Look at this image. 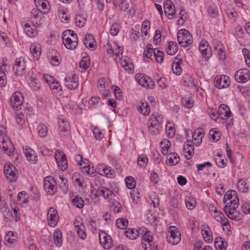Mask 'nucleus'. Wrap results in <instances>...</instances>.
I'll return each mask as SVG.
<instances>
[{
	"instance_id": "1",
	"label": "nucleus",
	"mask_w": 250,
	"mask_h": 250,
	"mask_svg": "<svg viewBox=\"0 0 250 250\" xmlns=\"http://www.w3.org/2000/svg\"><path fill=\"white\" fill-rule=\"evenodd\" d=\"M164 123L163 116L160 113H155L151 115L148 123V130L152 135L160 133Z\"/></svg>"
},
{
	"instance_id": "2",
	"label": "nucleus",
	"mask_w": 250,
	"mask_h": 250,
	"mask_svg": "<svg viewBox=\"0 0 250 250\" xmlns=\"http://www.w3.org/2000/svg\"><path fill=\"white\" fill-rule=\"evenodd\" d=\"M177 40L180 45L184 48L190 46L193 43L191 34L186 29H182L178 31Z\"/></svg>"
},
{
	"instance_id": "3",
	"label": "nucleus",
	"mask_w": 250,
	"mask_h": 250,
	"mask_svg": "<svg viewBox=\"0 0 250 250\" xmlns=\"http://www.w3.org/2000/svg\"><path fill=\"white\" fill-rule=\"evenodd\" d=\"M28 62V58L25 57H21L16 59L13 67L14 73L16 76H22L25 73V70Z\"/></svg>"
},
{
	"instance_id": "4",
	"label": "nucleus",
	"mask_w": 250,
	"mask_h": 250,
	"mask_svg": "<svg viewBox=\"0 0 250 250\" xmlns=\"http://www.w3.org/2000/svg\"><path fill=\"white\" fill-rule=\"evenodd\" d=\"M56 182L52 176H47L44 179L43 187L46 193L49 195L55 194L57 191Z\"/></svg>"
},
{
	"instance_id": "5",
	"label": "nucleus",
	"mask_w": 250,
	"mask_h": 250,
	"mask_svg": "<svg viewBox=\"0 0 250 250\" xmlns=\"http://www.w3.org/2000/svg\"><path fill=\"white\" fill-rule=\"evenodd\" d=\"M167 237V241L172 245L178 244L181 240V233L175 226H170Z\"/></svg>"
},
{
	"instance_id": "6",
	"label": "nucleus",
	"mask_w": 250,
	"mask_h": 250,
	"mask_svg": "<svg viewBox=\"0 0 250 250\" xmlns=\"http://www.w3.org/2000/svg\"><path fill=\"white\" fill-rule=\"evenodd\" d=\"M136 79L138 82V83L142 86L153 89L155 87V82L152 79L147 75L144 74H139L136 76Z\"/></svg>"
},
{
	"instance_id": "7",
	"label": "nucleus",
	"mask_w": 250,
	"mask_h": 250,
	"mask_svg": "<svg viewBox=\"0 0 250 250\" xmlns=\"http://www.w3.org/2000/svg\"><path fill=\"white\" fill-rule=\"evenodd\" d=\"M24 98L22 94L19 92H15L10 99V104L14 110H18L21 108L23 103Z\"/></svg>"
},
{
	"instance_id": "8",
	"label": "nucleus",
	"mask_w": 250,
	"mask_h": 250,
	"mask_svg": "<svg viewBox=\"0 0 250 250\" xmlns=\"http://www.w3.org/2000/svg\"><path fill=\"white\" fill-rule=\"evenodd\" d=\"M4 172L6 178L9 179L11 182H14L17 180L18 171L13 164H5L4 166Z\"/></svg>"
},
{
	"instance_id": "9",
	"label": "nucleus",
	"mask_w": 250,
	"mask_h": 250,
	"mask_svg": "<svg viewBox=\"0 0 250 250\" xmlns=\"http://www.w3.org/2000/svg\"><path fill=\"white\" fill-rule=\"evenodd\" d=\"M99 237L100 244L106 250L111 249L113 246V242L111 236L104 231H100Z\"/></svg>"
},
{
	"instance_id": "10",
	"label": "nucleus",
	"mask_w": 250,
	"mask_h": 250,
	"mask_svg": "<svg viewBox=\"0 0 250 250\" xmlns=\"http://www.w3.org/2000/svg\"><path fill=\"white\" fill-rule=\"evenodd\" d=\"M234 78L238 83H245L250 79V71L247 68L241 69L235 73Z\"/></svg>"
},
{
	"instance_id": "11",
	"label": "nucleus",
	"mask_w": 250,
	"mask_h": 250,
	"mask_svg": "<svg viewBox=\"0 0 250 250\" xmlns=\"http://www.w3.org/2000/svg\"><path fill=\"white\" fill-rule=\"evenodd\" d=\"M239 205H226L224 208V210L228 216L232 220H238L240 219V214L236 210Z\"/></svg>"
},
{
	"instance_id": "12",
	"label": "nucleus",
	"mask_w": 250,
	"mask_h": 250,
	"mask_svg": "<svg viewBox=\"0 0 250 250\" xmlns=\"http://www.w3.org/2000/svg\"><path fill=\"white\" fill-rule=\"evenodd\" d=\"M230 83L229 78L226 75H217L214 78L215 86L218 89L227 88Z\"/></svg>"
},
{
	"instance_id": "13",
	"label": "nucleus",
	"mask_w": 250,
	"mask_h": 250,
	"mask_svg": "<svg viewBox=\"0 0 250 250\" xmlns=\"http://www.w3.org/2000/svg\"><path fill=\"white\" fill-rule=\"evenodd\" d=\"M228 200L230 201L229 203L227 204L228 206L229 205H239V200L237 193L235 190H229L226 192L223 199L224 203H226Z\"/></svg>"
},
{
	"instance_id": "14",
	"label": "nucleus",
	"mask_w": 250,
	"mask_h": 250,
	"mask_svg": "<svg viewBox=\"0 0 250 250\" xmlns=\"http://www.w3.org/2000/svg\"><path fill=\"white\" fill-rule=\"evenodd\" d=\"M64 82L65 86L70 90L76 89L79 85L78 78L75 74L66 76Z\"/></svg>"
},
{
	"instance_id": "15",
	"label": "nucleus",
	"mask_w": 250,
	"mask_h": 250,
	"mask_svg": "<svg viewBox=\"0 0 250 250\" xmlns=\"http://www.w3.org/2000/svg\"><path fill=\"white\" fill-rule=\"evenodd\" d=\"M59 130L60 134L64 136H67L70 134V125L68 122L65 120L62 116L58 120Z\"/></svg>"
},
{
	"instance_id": "16",
	"label": "nucleus",
	"mask_w": 250,
	"mask_h": 250,
	"mask_svg": "<svg viewBox=\"0 0 250 250\" xmlns=\"http://www.w3.org/2000/svg\"><path fill=\"white\" fill-rule=\"evenodd\" d=\"M58 167L62 170H65L67 167V161L65 154L61 151H57L55 155Z\"/></svg>"
},
{
	"instance_id": "17",
	"label": "nucleus",
	"mask_w": 250,
	"mask_h": 250,
	"mask_svg": "<svg viewBox=\"0 0 250 250\" xmlns=\"http://www.w3.org/2000/svg\"><path fill=\"white\" fill-rule=\"evenodd\" d=\"M62 39L64 45L68 49L73 50L78 45V39L76 38L72 39L69 36L66 37V34H64V32L63 33Z\"/></svg>"
},
{
	"instance_id": "18",
	"label": "nucleus",
	"mask_w": 250,
	"mask_h": 250,
	"mask_svg": "<svg viewBox=\"0 0 250 250\" xmlns=\"http://www.w3.org/2000/svg\"><path fill=\"white\" fill-rule=\"evenodd\" d=\"M199 49L205 58H209L212 55V50L209 44L205 40L202 41L199 45Z\"/></svg>"
},
{
	"instance_id": "19",
	"label": "nucleus",
	"mask_w": 250,
	"mask_h": 250,
	"mask_svg": "<svg viewBox=\"0 0 250 250\" xmlns=\"http://www.w3.org/2000/svg\"><path fill=\"white\" fill-rule=\"evenodd\" d=\"M3 140L4 141H0V147L6 154L11 155L14 152V146L8 138H4Z\"/></svg>"
},
{
	"instance_id": "20",
	"label": "nucleus",
	"mask_w": 250,
	"mask_h": 250,
	"mask_svg": "<svg viewBox=\"0 0 250 250\" xmlns=\"http://www.w3.org/2000/svg\"><path fill=\"white\" fill-rule=\"evenodd\" d=\"M96 194L99 196H103L105 199L109 201L111 200L114 196L113 192L104 187H100L97 189Z\"/></svg>"
},
{
	"instance_id": "21",
	"label": "nucleus",
	"mask_w": 250,
	"mask_h": 250,
	"mask_svg": "<svg viewBox=\"0 0 250 250\" xmlns=\"http://www.w3.org/2000/svg\"><path fill=\"white\" fill-rule=\"evenodd\" d=\"M218 114L221 118L226 120L231 116V112L227 104H221L218 107Z\"/></svg>"
},
{
	"instance_id": "22",
	"label": "nucleus",
	"mask_w": 250,
	"mask_h": 250,
	"mask_svg": "<svg viewBox=\"0 0 250 250\" xmlns=\"http://www.w3.org/2000/svg\"><path fill=\"white\" fill-rule=\"evenodd\" d=\"M23 29L26 35L30 38L35 37L38 35L37 27L33 23H26L24 25Z\"/></svg>"
},
{
	"instance_id": "23",
	"label": "nucleus",
	"mask_w": 250,
	"mask_h": 250,
	"mask_svg": "<svg viewBox=\"0 0 250 250\" xmlns=\"http://www.w3.org/2000/svg\"><path fill=\"white\" fill-rule=\"evenodd\" d=\"M23 150L27 159L29 161H31L35 163L37 161V155L34 150L30 147H23Z\"/></svg>"
},
{
	"instance_id": "24",
	"label": "nucleus",
	"mask_w": 250,
	"mask_h": 250,
	"mask_svg": "<svg viewBox=\"0 0 250 250\" xmlns=\"http://www.w3.org/2000/svg\"><path fill=\"white\" fill-rule=\"evenodd\" d=\"M214 246L217 250H226L227 242L223 238L217 237L214 240Z\"/></svg>"
},
{
	"instance_id": "25",
	"label": "nucleus",
	"mask_w": 250,
	"mask_h": 250,
	"mask_svg": "<svg viewBox=\"0 0 250 250\" xmlns=\"http://www.w3.org/2000/svg\"><path fill=\"white\" fill-rule=\"evenodd\" d=\"M121 64L125 71L130 73L133 70V64L130 62L129 58L121 59Z\"/></svg>"
},
{
	"instance_id": "26",
	"label": "nucleus",
	"mask_w": 250,
	"mask_h": 250,
	"mask_svg": "<svg viewBox=\"0 0 250 250\" xmlns=\"http://www.w3.org/2000/svg\"><path fill=\"white\" fill-rule=\"evenodd\" d=\"M180 161V158L176 153H170L167 156V164L173 166L177 164Z\"/></svg>"
},
{
	"instance_id": "27",
	"label": "nucleus",
	"mask_w": 250,
	"mask_h": 250,
	"mask_svg": "<svg viewBox=\"0 0 250 250\" xmlns=\"http://www.w3.org/2000/svg\"><path fill=\"white\" fill-rule=\"evenodd\" d=\"M173 8L174 6L171 0H167L164 4L165 14L168 16H172L174 14L175 11Z\"/></svg>"
},
{
	"instance_id": "28",
	"label": "nucleus",
	"mask_w": 250,
	"mask_h": 250,
	"mask_svg": "<svg viewBox=\"0 0 250 250\" xmlns=\"http://www.w3.org/2000/svg\"><path fill=\"white\" fill-rule=\"evenodd\" d=\"M75 226L79 237L83 240H85L87 237V234L85 232V226L82 223L79 225V224L76 225V223H75Z\"/></svg>"
},
{
	"instance_id": "29",
	"label": "nucleus",
	"mask_w": 250,
	"mask_h": 250,
	"mask_svg": "<svg viewBox=\"0 0 250 250\" xmlns=\"http://www.w3.org/2000/svg\"><path fill=\"white\" fill-rule=\"evenodd\" d=\"M100 174L104 176L109 178H113L115 176L116 173L115 171L109 167H105L100 171Z\"/></svg>"
},
{
	"instance_id": "30",
	"label": "nucleus",
	"mask_w": 250,
	"mask_h": 250,
	"mask_svg": "<svg viewBox=\"0 0 250 250\" xmlns=\"http://www.w3.org/2000/svg\"><path fill=\"white\" fill-rule=\"evenodd\" d=\"M141 231V229H140L139 231H138L134 229H128L125 231V234L129 239L134 240L138 237Z\"/></svg>"
},
{
	"instance_id": "31",
	"label": "nucleus",
	"mask_w": 250,
	"mask_h": 250,
	"mask_svg": "<svg viewBox=\"0 0 250 250\" xmlns=\"http://www.w3.org/2000/svg\"><path fill=\"white\" fill-rule=\"evenodd\" d=\"M30 49L33 57L38 60L41 54V49L40 44H32Z\"/></svg>"
},
{
	"instance_id": "32",
	"label": "nucleus",
	"mask_w": 250,
	"mask_h": 250,
	"mask_svg": "<svg viewBox=\"0 0 250 250\" xmlns=\"http://www.w3.org/2000/svg\"><path fill=\"white\" fill-rule=\"evenodd\" d=\"M139 111L143 115L147 116L150 113V108L147 102L144 101L141 102L139 105Z\"/></svg>"
},
{
	"instance_id": "33",
	"label": "nucleus",
	"mask_w": 250,
	"mask_h": 250,
	"mask_svg": "<svg viewBox=\"0 0 250 250\" xmlns=\"http://www.w3.org/2000/svg\"><path fill=\"white\" fill-rule=\"evenodd\" d=\"M96 42L94 38L91 34H86L84 39V44L86 47L93 48Z\"/></svg>"
},
{
	"instance_id": "34",
	"label": "nucleus",
	"mask_w": 250,
	"mask_h": 250,
	"mask_svg": "<svg viewBox=\"0 0 250 250\" xmlns=\"http://www.w3.org/2000/svg\"><path fill=\"white\" fill-rule=\"evenodd\" d=\"M237 187L240 191L244 193H247L249 191V188L247 181L244 179H240L237 184Z\"/></svg>"
},
{
	"instance_id": "35",
	"label": "nucleus",
	"mask_w": 250,
	"mask_h": 250,
	"mask_svg": "<svg viewBox=\"0 0 250 250\" xmlns=\"http://www.w3.org/2000/svg\"><path fill=\"white\" fill-rule=\"evenodd\" d=\"M86 21V16L85 14L77 15L75 18L76 25L79 27H83Z\"/></svg>"
},
{
	"instance_id": "36",
	"label": "nucleus",
	"mask_w": 250,
	"mask_h": 250,
	"mask_svg": "<svg viewBox=\"0 0 250 250\" xmlns=\"http://www.w3.org/2000/svg\"><path fill=\"white\" fill-rule=\"evenodd\" d=\"M90 65V58L88 56L83 57L79 63L80 67L83 69L82 71H85L89 67Z\"/></svg>"
},
{
	"instance_id": "37",
	"label": "nucleus",
	"mask_w": 250,
	"mask_h": 250,
	"mask_svg": "<svg viewBox=\"0 0 250 250\" xmlns=\"http://www.w3.org/2000/svg\"><path fill=\"white\" fill-rule=\"evenodd\" d=\"M54 239L56 245L60 247L62 244V233L59 229H56L54 232Z\"/></svg>"
},
{
	"instance_id": "38",
	"label": "nucleus",
	"mask_w": 250,
	"mask_h": 250,
	"mask_svg": "<svg viewBox=\"0 0 250 250\" xmlns=\"http://www.w3.org/2000/svg\"><path fill=\"white\" fill-rule=\"evenodd\" d=\"M178 45L176 42H169V45L167 49V52L168 55H173L178 50Z\"/></svg>"
},
{
	"instance_id": "39",
	"label": "nucleus",
	"mask_w": 250,
	"mask_h": 250,
	"mask_svg": "<svg viewBox=\"0 0 250 250\" xmlns=\"http://www.w3.org/2000/svg\"><path fill=\"white\" fill-rule=\"evenodd\" d=\"M59 219V214L47 215L48 223L50 227H55L58 223Z\"/></svg>"
},
{
	"instance_id": "40",
	"label": "nucleus",
	"mask_w": 250,
	"mask_h": 250,
	"mask_svg": "<svg viewBox=\"0 0 250 250\" xmlns=\"http://www.w3.org/2000/svg\"><path fill=\"white\" fill-rule=\"evenodd\" d=\"M4 239L8 243L12 244L17 241V237L13 231H10L6 234Z\"/></svg>"
},
{
	"instance_id": "41",
	"label": "nucleus",
	"mask_w": 250,
	"mask_h": 250,
	"mask_svg": "<svg viewBox=\"0 0 250 250\" xmlns=\"http://www.w3.org/2000/svg\"><path fill=\"white\" fill-rule=\"evenodd\" d=\"M39 135L41 137H45L48 132V128L47 126L44 124H39L37 128Z\"/></svg>"
},
{
	"instance_id": "42",
	"label": "nucleus",
	"mask_w": 250,
	"mask_h": 250,
	"mask_svg": "<svg viewBox=\"0 0 250 250\" xmlns=\"http://www.w3.org/2000/svg\"><path fill=\"white\" fill-rule=\"evenodd\" d=\"M183 106L187 108H191L193 106L194 102L190 97H185L182 99Z\"/></svg>"
},
{
	"instance_id": "43",
	"label": "nucleus",
	"mask_w": 250,
	"mask_h": 250,
	"mask_svg": "<svg viewBox=\"0 0 250 250\" xmlns=\"http://www.w3.org/2000/svg\"><path fill=\"white\" fill-rule=\"evenodd\" d=\"M154 56L155 61L159 63H162L164 61V52L157 49H154Z\"/></svg>"
},
{
	"instance_id": "44",
	"label": "nucleus",
	"mask_w": 250,
	"mask_h": 250,
	"mask_svg": "<svg viewBox=\"0 0 250 250\" xmlns=\"http://www.w3.org/2000/svg\"><path fill=\"white\" fill-rule=\"evenodd\" d=\"M116 226L120 229H125L128 226V221L126 219L119 218L116 220Z\"/></svg>"
},
{
	"instance_id": "45",
	"label": "nucleus",
	"mask_w": 250,
	"mask_h": 250,
	"mask_svg": "<svg viewBox=\"0 0 250 250\" xmlns=\"http://www.w3.org/2000/svg\"><path fill=\"white\" fill-rule=\"evenodd\" d=\"M72 202L74 206L79 208H83L84 206L83 199L81 197L77 195L74 197Z\"/></svg>"
},
{
	"instance_id": "46",
	"label": "nucleus",
	"mask_w": 250,
	"mask_h": 250,
	"mask_svg": "<svg viewBox=\"0 0 250 250\" xmlns=\"http://www.w3.org/2000/svg\"><path fill=\"white\" fill-rule=\"evenodd\" d=\"M170 143L167 140H165L161 142V152L163 155H167L168 152V148L170 146Z\"/></svg>"
},
{
	"instance_id": "47",
	"label": "nucleus",
	"mask_w": 250,
	"mask_h": 250,
	"mask_svg": "<svg viewBox=\"0 0 250 250\" xmlns=\"http://www.w3.org/2000/svg\"><path fill=\"white\" fill-rule=\"evenodd\" d=\"M209 135L211 136V140L216 142L220 140V133L219 131L215 130L214 129H211L209 131Z\"/></svg>"
},
{
	"instance_id": "48",
	"label": "nucleus",
	"mask_w": 250,
	"mask_h": 250,
	"mask_svg": "<svg viewBox=\"0 0 250 250\" xmlns=\"http://www.w3.org/2000/svg\"><path fill=\"white\" fill-rule=\"evenodd\" d=\"M125 183L127 188L129 189H133L136 186V182L134 178L132 177H128L125 178Z\"/></svg>"
},
{
	"instance_id": "49",
	"label": "nucleus",
	"mask_w": 250,
	"mask_h": 250,
	"mask_svg": "<svg viewBox=\"0 0 250 250\" xmlns=\"http://www.w3.org/2000/svg\"><path fill=\"white\" fill-rule=\"evenodd\" d=\"M61 182L60 183V187L63 192H67L68 190V185L67 183V180L65 178L60 177Z\"/></svg>"
},
{
	"instance_id": "50",
	"label": "nucleus",
	"mask_w": 250,
	"mask_h": 250,
	"mask_svg": "<svg viewBox=\"0 0 250 250\" xmlns=\"http://www.w3.org/2000/svg\"><path fill=\"white\" fill-rule=\"evenodd\" d=\"M153 238L152 233L150 231L146 229L142 237L143 241L145 243L147 242H150L152 241Z\"/></svg>"
},
{
	"instance_id": "51",
	"label": "nucleus",
	"mask_w": 250,
	"mask_h": 250,
	"mask_svg": "<svg viewBox=\"0 0 250 250\" xmlns=\"http://www.w3.org/2000/svg\"><path fill=\"white\" fill-rule=\"evenodd\" d=\"M148 163V159L145 155H140L138 158V165L140 167H145Z\"/></svg>"
},
{
	"instance_id": "52",
	"label": "nucleus",
	"mask_w": 250,
	"mask_h": 250,
	"mask_svg": "<svg viewBox=\"0 0 250 250\" xmlns=\"http://www.w3.org/2000/svg\"><path fill=\"white\" fill-rule=\"evenodd\" d=\"M208 229H202V233L204 239L207 242H210L212 241V237L210 235L209 229L208 228Z\"/></svg>"
},
{
	"instance_id": "53",
	"label": "nucleus",
	"mask_w": 250,
	"mask_h": 250,
	"mask_svg": "<svg viewBox=\"0 0 250 250\" xmlns=\"http://www.w3.org/2000/svg\"><path fill=\"white\" fill-rule=\"evenodd\" d=\"M17 198L18 200L21 201L26 203L28 202V195L26 191H22L19 193Z\"/></svg>"
},
{
	"instance_id": "54",
	"label": "nucleus",
	"mask_w": 250,
	"mask_h": 250,
	"mask_svg": "<svg viewBox=\"0 0 250 250\" xmlns=\"http://www.w3.org/2000/svg\"><path fill=\"white\" fill-rule=\"evenodd\" d=\"M142 245L144 250H155L157 248V246L153 243L152 241L150 242H147L146 243L143 242Z\"/></svg>"
},
{
	"instance_id": "55",
	"label": "nucleus",
	"mask_w": 250,
	"mask_h": 250,
	"mask_svg": "<svg viewBox=\"0 0 250 250\" xmlns=\"http://www.w3.org/2000/svg\"><path fill=\"white\" fill-rule=\"evenodd\" d=\"M38 8H41L42 13L47 14L48 12V8L47 7L46 2L44 0H41L39 2Z\"/></svg>"
},
{
	"instance_id": "56",
	"label": "nucleus",
	"mask_w": 250,
	"mask_h": 250,
	"mask_svg": "<svg viewBox=\"0 0 250 250\" xmlns=\"http://www.w3.org/2000/svg\"><path fill=\"white\" fill-rule=\"evenodd\" d=\"M19 208H12L11 210V216L13 218V219L17 222L20 219V214L19 213Z\"/></svg>"
},
{
	"instance_id": "57",
	"label": "nucleus",
	"mask_w": 250,
	"mask_h": 250,
	"mask_svg": "<svg viewBox=\"0 0 250 250\" xmlns=\"http://www.w3.org/2000/svg\"><path fill=\"white\" fill-rule=\"evenodd\" d=\"M242 52L244 56L245 60L247 65L250 67V52L249 50L245 48L242 49Z\"/></svg>"
},
{
	"instance_id": "58",
	"label": "nucleus",
	"mask_w": 250,
	"mask_h": 250,
	"mask_svg": "<svg viewBox=\"0 0 250 250\" xmlns=\"http://www.w3.org/2000/svg\"><path fill=\"white\" fill-rule=\"evenodd\" d=\"M175 129L172 126H168L167 124L166 126V132L169 138H172L175 135Z\"/></svg>"
},
{
	"instance_id": "59",
	"label": "nucleus",
	"mask_w": 250,
	"mask_h": 250,
	"mask_svg": "<svg viewBox=\"0 0 250 250\" xmlns=\"http://www.w3.org/2000/svg\"><path fill=\"white\" fill-rule=\"evenodd\" d=\"M185 204L188 209H192L195 207L196 201L193 199L188 198V199H186Z\"/></svg>"
},
{
	"instance_id": "60",
	"label": "nucleus",
	"mask_w": 250,
	"mask_h": 250,
	"mask_svg": "<svg viewBox=\"0 0 250 250\" xmlns=\"http://www.w3.org/2000/svg\"><path fill=\"white\" fill-rule=\"evenodd\" d=\"M112 89L113 90L114 93L116 98L119 100L122 99L123 96L121 92L120 88L116 85L112 86Z\"/></svg>"
},
{
	"instance_id": "61",
	"label": "nucleus",
	"mask_w": 250,
	"mask_h": 250,
	"mask_svg": "<svg viewBox=\"0 0 250 250\" xmlns=\"http://www.w3.org/2000/svg\"><path fill=\"white\" fill-rule=\"evenodd\" d=\"M208 13L212 18H215L218 13V8L214 6H211L208 9Z\"/></svg>"
},
{
	"instance_id": "62",
	"label": "nucleus",
	"mask_w": 250,
	"mask_h": 250,
	"mask_svg": "<svg viewBox=\"0 0 250 250\" xmlns=\"http://www.w3.org/2000/svg\"><path fill=\"white\" fill-rule=\"evenodd\" d=\"M214 160L217 166L220 168H224L226 166L227 160L223 158H215Z\"/></svg>"
},
{
	"instance_id": "63",
	"label": "nucleus",
	"mask_w": 250,
	"mask_h": 250,
	"mask_svg": "<svg viewBox=\"0 0 250 250\" xmlns=\"http://www.w3.org/2000/svg\"><path fill=\"white\" fill-rule=\"evenodd\" d=\"M16 121L20 126L22 125L25 123L24 115L22 113H19L17 114Z\"/></svg>"
},
{
	"instance_id": "64",
	"label": "nucleus",
	"mask_w": 250,
	"mask_h": 250,
	"mask_svg": "<svg viewBox=\"0 0 250 250\" xmlns=\"http://www.w3.org/2000/svg\"><path fill=\"white\" fill-rule=\"evenodd\" d=\"M172 70L174 74L179 75L182 71V69L177 62H173L172 64Z\"/></svg>"
}]
</instances>
